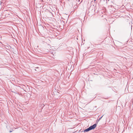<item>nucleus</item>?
Wrapping results in <instances>:
<instances>
[{
    "mask_svg": "<svg viewBox=\"0 0 133 133\" xmlns=\"http://www.w3.org/2000/svg\"><path fill=\"white\" fill-rule=\"evenodd\" d=\"M96 0H95V1Z\"/></svg>",
    "mask_w": 133,
    "mask_h": 133,
    "instance_id": "obj_3",
    "label": "nucleus"
},
{
    "mask_svg": "<svg viewBox=\"0 0 133 133\" xmlns=\"http://www.w3.org/2000/svg\"><path fill=\"white\" fill-rule=\"evenodd\" d=\"M96 124H95L91 126L88 128L84 130V132H88L90 131V130L94 129L96 127Z\"/></svg>",
    "mask_w": 133,
    "mask_h": 133,
    "instance_id": "obj_1",
    "label": "nucleus"
},
{
    "mask_svg": "<svg viewBox=\"0 0 133 133\" xmlns=\"http://www.w3.org/2000/svg\"><path fill=\"white\" fill-rule=\"evenodd\" d=\"M10 132H12V131H10Z\"/></svg>",
    "mask_w": 133,
    "mask_h": 133,
    "instance_id": "obj_2",
    "label": "nucleus"
}]
</instances>
